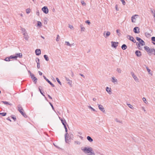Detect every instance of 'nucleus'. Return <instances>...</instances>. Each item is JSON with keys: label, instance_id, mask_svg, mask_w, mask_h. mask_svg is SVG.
Listing matches in <instances>:
<instances>
[{"label": "nucleus", "instance_id": "1", "mask_svg": "<svg viewBox=\"0 0 155 155\" xmlns=\"http://www.w3.org/2000/svg\"><path fill=\"white\" fill-rule=\"evenodd\" d=\"M81 150L87 155H95L92 148L89 147H84L81 148Z\"/></svg>", "mask_w": 155, "mask_h": 155}, {"label": "nucleus", "instance_id": "2", "mask_svg": "<svg viewBox=\"0 0 155 155\" xmlns=\"http://www.w3.org/2000/svg\"><path fill=\"white\" fill-rule=\"evenodd\" d=\"M22 54L21 53H17L16 54L15 56L11 55L10 58H13V59L15 60H17L18 57H19V58H22Z\"/></svg>", "mask_w": 155, "mask_h": 155}, {"label": "nucleus", "instance_id": "3", "mask_svg": "<svg viewBox=\"0 0 155 155\" xmlns=\"http://www.w3.org/2000/svg\"><path fill=\"white\" fill-rule=\"evenodd\" d=\"M18 110L21 114L24 117H26V115L23 112V110L21 105H18Z\"/></svg>", "mask_w": 155, "mask_h": 155}, {"label": "nucleus", "instance_id": "4", "mask_svg": "<svg viewBox=\"0 0 155 155\" xmlns=\"http://www.w3.org/2000/svg\"><path fill=\"white\" fill-rule=\"evenodd\" d=\"M136 39L137 41H138L140 44H141V45L143 46L145 45L144 42L140 38L137 37H136Z\"/></svg>", "mask_w": 155, "mask_h": 155}, {"label": "nucleus", "instance_id": "5", "mask_svg": "<svg viewBox=\"0 0 155 155\" xmlns=\"http://www.w3.org/2000/svg\"><path fill=\"white\" fill-rule=\"evenodd\" d=\"M103 34L104 37L107 38L110 35V32L109 31H104Z\"/></svg>", "mask_w": 155, "mask_h": 155}, {"label": "nucleus", "instance_id": "6", "mask_svg": "<svg viewBox=\"0 0 155 155\" xmlns=\"http://www.w3.org/2000/svg\"><path fill=\"white\" fill-rule=\"evenodd\" d=\"M138 15H135L131 17V21L133 23H135L136 21V18L138 17Z\"/></svg>", "mask_w": 155, "mask_h": 155}, {"label": "nucleus", "instance_id": "7", "mask_svg": "<svg viewBox=\"0 0 155 155\" xmlns=\"http://www.w3.org/2000/svg\"><path fill=\"white\" fill-rule=\"evenodd\" d=\"M144 48L145 50L146 51L148 52V54L149 55H151V51L152 49H150L149 47H147V46H145L144 47Z\"/></svg>", "mask_w": 155, "mask_h": 155}, {"label": "nucleus", "instance_id": "8", "mask_svg": "<svg viewBox=\"0 0 155 155\" xmlns=\"http://www.w3.org/2000/svg\"><path fill=\"white\" fill-rule=\"evenodd\" d=\"M28 72L30 74L31 78L35 81V83L37 81V78L33 74L31 73L29 71H28Z\"/></svg>", "mask_w": 155, "mask_h": 155}, {"label": "nucleus", "instance_id": "9", "mask_svg": "<svg viewBox=\"0 0 155 155\" xmlns=\"http://www.w3.org/2000/svg\"><path fill=\"white\" fill-rule=\"evenodd\" d=\"M111 81L114 84H117L118 83L117 80L114 77H112Z\"/></svg>", "mask_w": 155, "mask_h": 155}, {"label": "nucleus", "instance_id": "10", "mask_svg": "<svg viewBox=\"0 0 155 155\" xmlns=\"http://www.w3.org/2000/svg\"><path fill=\"white\" fill-rule=\"evenodd\" d=\"M41 9L42 11L45 14H47L48 12V9L46 6L44 7Z\"/></svg>", "mask_w": 155, "mask_h": 155}, {"label": "nucleus", "instance_id": "11", "mask_svg": "<svg viewBox=\"0 0 155 155\" xmlns=\"http://www.w3.org/2000/svg\"><path fill=\"white\" fill-rule=\"evenodd\" d=\"M127 38L129 39L130 40L132 41V42H133L134 43L136 42V40L134 39V38L131 36L130 35H128L127 36Z\"/></svg>", "mask_w": 155, "mask_h": 155}, {"label": "nucleus", "instance_id": "12", "mask_svg": "<svg viewBox=\"0 0 155 155\" xmlns=\"http://www.w3.org/2000/svg\"><path fill=\"white\" fill-rule=\"evenodd\" d=\"M133 31L135 33H139L140 32V28L138 27H136L134 28Z\"/></svg>", "mask_w": 155, "mask_h": 155}, {"label": "nucleus", "instance_id": "13", "mask_svg": "<svg viewBox=\"0 0 155 155\" xmlns=\"http://www.w3.org/2000/svg\"><path fill=\"white\" fill-rule=\"evenodd\" d=\"M131 74L135 81L136 82H139V80L138 78L134 74L133 72H131Z\"/></svg>", "mask_w": 155, "mask_h": 155}, {"label": "nucleus", "instance_id": "14", "mask_svg": "<svg viewBox=\"0 0 155 155\" xmlns=\"http://www.w3.org/2000/svg\"><path fill=\"white\" fill-rule=\"evenodd\" d=\"M111 46L112 47H113L114 48H116V47L118 46V42H115L114 41H111Z\"/></svg>", "mask_w": 155, "mask_h": 155}, {"label": "nucleus", "instance_id": "15", "mask_svg": "<svg viewBox=\"0 0 155 155\" xmlns=\"http://www.w3.org/2000/svg\"><path fill=\"white\" fill-rule=\"evenodd\" d=\"M43 77L48 82V83L52 86V87H54V85L53 84H52V83L50 81L47 79L45 76H43Z\"/></svg>", "mask_w": 155, "mask_h": 155}, {"label": "nucleus", "instance_id": "16", "mask_svg": "<svg viewBox=\"0 0 155 155\" xmlns=\"http://www.w3.org/2000/svg\"><path fill=\"white\" fill-rule=\"evenodd\" d=\"M98 107H99V109L101 111H102L103 112H105L104 109V107H103V106L99 104H98Z\"/></svg>", "mask_w": 155, "mask_h": 155}, {"label": "nucleus", "instance_id": "17", "mask_svg": "<svg viewBox=\"0 0 155 155\" xmlns=\"http://www.w3.org/2000/svg\"><path fill=\"white\" fill-rule=\"evenodd\" d=\"M106 91L108 92L109 94H111V89L110 88L108 87H107L106 88Z\"/></svg>", "mask_w": 155, "mask_h": 155}, {"label": "nucleus", "instance_id": "18", "mask_svg": "<svg viewBox=\"0 0 155 155\" xmlns=\"http://www.w3.org/2000/svg\"><path fill=\"white\" fill-rule=\"evenodd\" d=\"M35 54L37 55H39L41 54V51L40 49H36L35 51Z\"/></svg>", "mask_w": 155, "mask_h": 155}, {"label": "nucleus", "instance_id": "19", "mask_svg": "<svg viewBox=\"0 0 155 155\" xmlns=\"http://www.w3.org/2000/svg\"><path fill=\"white\" fill-rule=\"evenodd\" d=\"M66 80L68 81V83L71 86L72 81L70 80L69 78L65 77Z\"/></svg>", "mask_w": 155, "mask_h": 155}, {"label": "nucleus", "instance_id": "20", "mask_svg": "<svg viewBox=\"0 0 155 155\" xmlns=\"http://www.w3.org/2000/svg\"><path fill=\"white\" fill-rule=\"evenodd\" d=\"M135 54L137 56L139 57H140L141 55V52L139 51H136L135 52Z\"/></svg>", "mask_w": 155, "mask_h": 155}, {"label": "nucleus", "instance_id": "21", "mask_svg": "<svg viewBox=\"0 0 155 155\" xmlns=\"http://www.w3.org/2000/svg\"><path fill=\"white\" fill-rule=\"evenodd\" d=\"M23 35L24 36V38L26 40H28L29 38V37L28 36V35L25 33H24Z\"/></svg>", "mask_w": 155, "mask_h": 155}, {"label": "nucleus", "instance_id": "22", "mask_svg": "<svg viewBox=\"0 0 155 155\" xmlns=\"http://www.w3.org/2000/svg\"><path fill=\"white\" fill-rule=\"evenodd\" d=\"M87 140L90 142H91L93 141L92 139L90 136H88L87 137Z\"/></svg>", "mask_w": 155, "mask_h": 155}, {"label": "nucleus", "instance_id": "23", "mask_svg": "<svg viewBox=\"0 0 155 155\" xmlns=\"http://www.w3.org/2000/svg\"><path fill=\"white\" fill-rule=\"evenodd\" d=\"M31 11V9L30 8H27V9H26V13L27 14H29L30 13Z\"/></svg>", "mask_w": 155, "mask_h": 155}, {"label": "nucleus", "instance_id": "24", "mask_svg": "<svg viewBox=\"0 0 155 155\" xmlns=\"http://www.w3.org/2000/svg\"><path fill=\"white\" fill-rule=\"evenodd\" d=\"M127 48V46L125 44H123L121 46V48L122 49H123L124 50L126 49Z\"/></svg>", "mask_w": 155, "mask_h": 155}, {"label": "nucleus", "instance_id": "25", "mask_svg": "<svg viewBox=\"0 0 155 155\" xmlns=\"http://www.w3.org/2000/svg\"><path fill=\"white\" fill-rule=\"evenodd\" d=\"M117 71L120 74L122 72V70L120 68H117L116 69Z\"/></svg>", "mask_w": 155, "mask_h": 155}, {"label": "nucleus", "instance_id": "26", "mask_svg": "<svg viewBox=\"0 0 155 155\" xmlns=\"http://www.w3.org/2000/svg\"><path fill=\"white\" fill-rule=\"evenodd\" d=\"M11 57V56H10L9 57H7V58H6L5 59V61H9L11 59H13V58H10Z\"/></svg>", "mask_w": 155, "mask_h": 155}, {"label": "nucleus", "instance_id": "27", "mask_svg": "<svg viewBox=\"0 0 155 155\" xmlns=\"http://www.w3.org/2000/svg\"><path fill=\"white\" fill-rule=\"evenodd\" d=\"M37 26L38 27H41L42 26V23H41L40 21H37Z\"/></svg>", "mask_w": 155, "mask_h": 155}, {"label": "nucleus", "instance_id": "28", "mask_svg": "<svg viewBox=\"0 0 155 155\" xmlns=\"http://www.w3.org/2000/svg\"><path fill=\"white\" fill-rule=\"evenodd\" d=\"M44 58H45V60L47 61H48L49 60V58L48 56V55H45L44 56Z\"/></svg>", "mask_w": 155, "mask_h": 155}, {"label": "nucleus", "instance_id": "29", "mask_svg": "<svg viewBox=\"0 0 155 155\" xmlns=\"http://www.w3.org/2000/svg\"><path fill=\"white\" fill-rule=\"evenodd\" d=\"M120 30L117 29L116 30V32L117 34H118V35L119 36H120L121 35V34L120 33Z\"/></svg>", "mask_w": 155, "mask_h": 155}, {"label": "nucleus", "instance_id": "30", "mask_svg": "<svg viewBox=\"0 0 155 155\" xmlns=\"http://www.w3.org/2000/svg\"><path fill=\"white\" fill-rule=\"evenodd\" d=\"M61 120L62 124L64 126V127L65 126H66V125L65 124V123H66V121H65V120H63L61 119Z\"/></svg>", "mask_w": 155, "mask_h": 155}, {"label": "nucleus", "instance_id": "31", "mask_svg": "<svg viewBox=\"0 0 155 155\" xmlns=\"http://www.w3.org/2000/svg\"><path fill=\"white\" fill-rule=\"evenodd\" d=\"M146 68L147 70V71L148 72L149 74H150L151 75H152V73H151V72H150V70L148 68V67H146Z\"/></svg>", "mask_w": 155, "mask_h": 155}, {"label": "nucleus", "instance_id": "32", "mask_svg": "<svg viewBox=\"0 0 155 155\" xmlns=\"http://www.w3.org/2000/svg\"><path fill=\"white\" fill-rule=\"evenodd\" d=\"M68 133H66V134L65 135V141L67 142V138L68 137Z\"/></svg>", "mask_w": 155, "mask_h": 155}, {"label": "nucleus", "instance_id": "33", "mask_svg": "<svg viewBox=\"0 0 155 155\" xmlns=\"http://www.w3.org/2000/svg\"><path fill=\"white\" fill-rule=\"evenodd\" d=\"M80 27L81 28V31H84L85 30V28H84L83 27V26L82 25H80Z\"/></svg>", "mask_w": 155, "mask_h": 155}, {"label": "nucleus", "instance_id": "34", "mask_svg": "<svg viewBox=\"0 0 155 155\" xmlns=\"http://www.w3.org/2000/svg\"><path fill=\"white\" fill-rule=\"evenodd\" d=\"M115 120L117 122H119V123H121V124H122L123 123L122 121V120H118L117 119H115Z\"/></svg>", "mask_w": 155, "mask_h": 155}, {"label": "nucleus", "instance_id": "35", "mask_svg": "<svg viewBox=\"0 0 155 155\" xmlns=\"http://www.w3.org/2000/svg\"><path fill=\"white\" fill-rule=\"evenodd\" d=\"M74 143L75 144H78V145H80L81 144V142L78 141H74Z\"/></svg>", "mask_w": 155, "mask_h": 155}, {"label": "nucleus", "instance_id": "36", "mask_svg": "<svg viewBox=\"0 0 155 155\" xmlns=\"http://www.w3.org/2000/svg\"><path fill=\"white\" fill-rule=\"evenodd\" d=\"M127 105H128V106L130 108L132 109H133L134 107L132 105H131V104H127Z\"/></svg>", "mask_w": 155, "mask_h": 155}, {"label": "nucleus", "instance_id": "37", "mask_svg": "<svg viewBox=\"0 0 155 155\" xmlns=\"http://www.w3.org/2000/svg\"><path fill=\"white\" fill-rule=\"evenodd\" d=\"M142 100L146 104H147V101H146V99L145 98V97H143V98H142Z\"/></svg>", "mask_w": 155, "mask_h": 155}, {"label": "nucleus", "instance_id": "38", "mask_svg": "<svg viewBox=\"0 0 155 155\" xmlns=\"http://www.w3.org/2000/svg\"><path fill=\"white\" fill-rule=\"evenodd\" d=\"M65 43L67 45L69 46H71V45L70 44L69 42L68 41H65Z\"/></svg>", "mask_w": 155, "mask_h": 155}, {"label": "nucleus", "instance_id": "39", "mask_svg": "<svg viewBox=\"0 0 155 155\" xmlns=\"http://www.w3.org/2000/svg\"><path fill=\"white\" fill-rule=\"evenodd\" d=\"M2 102H3L4 104H9V105H11V104H9L8 102L7 101H2Z\"/></svg>", "mask_w": 155, "mask_h": 155}, {"label": "nucleus", "instance_id": "40", "mask_svg": "<svg viewBox=\"0 0 155 155\" xmlns=\"http://www.w3.org/2000/svg\"><path fill=\"white\" fill-rule=\"evenodd\" d=\"M68 27L69 28H70V29H74L73 26L72 25H69V24L68 25Z\"/></svg>", "mask_w": 155, "mask_h": 155}, {"label": "nucleus", "instance_id": "41", "mask_svg": "<svg viewBox=\"0 0 155 155\" xmlns=\"http://www.w3.org/2000/svg\"><path fill=\"white\" fill-rule=\"evenodd\" d=\"M88 107L89 109H91V110H92L94 111H95V109H94V108H92L91 107V106H89Z\"/></svg>", "mask_w": 155, "mask_h": 155}, {"label": "nucleus", "instance_id": "42", "mask_svg": "<svg viewBox=\"0 0 155 155\" xmlns=\"http://www.w3.org/2000/svg\"><path fill=\"white\" fill-rule=\"evenodd\" d=\"M0 115H2V116H4L6 115V113H0Z\"/></svg>", "mask_w": 155, "mask_h": 155}, {"label": "nucleus", "instance_id": "43", "mask_svg": "<svg viewBox=\"0 0 155 155\" xmlns=\"http://www.w3.org/2000/svg\"><path fill=\"white\" fill-rule=\"evenodd\" d=\"M56 79L57 81H58V82L59 83V84H60L61 85V83L59 79L58 78H56Z\"/></svg>", "mask_w": 155, "mask_h": 155}, {"label": "nucleus", "instance_id": "44", "mask_svg": "<svg viewBox=\"0 0 155 155\" xmlns=\"http://www.w3.org/2000/svg\"><path fill=\"white\" fill-rule=\"evenodd\" d=\"M151 51V54L153 53V54L155 55V49H152Z\"/></svg>", "mask_w": 155, "mask_h": 155}, {"label": "nucleus", "instance_id": "45", "mask_svg": "<svg viewBox=\"0 0 155 155\" xmlns=\"http://www.w3.org/2000/svg\"><path fill=\"white\" fill-rule=\"evenodd\" d=\"M60 38V37L59 35H58L57 36V37L56 39V41H59V39Z\"/></svg>", "mask_w": 155, "mask_h": 155}, {"label": "nucleus", "instance_id": "46", "mask_svg": "<svg viewBox=\"0 0 155 155\" xmlns=\"http://www.w3.org/2000/svg\"><path fill=\"white\" fill-rule=\"evenodd\" d=\"M81 3L83 5L85 6L86 5V3L84 2L83 1H81Z\"/></svg>", "mask_w": 155, "mask_h": 155}, {"label": "nucleus", "instance_id": "47", "mask_svg": "<svg viewBox=\"0 0 155 155\" xmlns=\"http://www.w3.org/2000/svg\"><path fill=\"white\" fill-rule=\"evenodd\" d=\"M39 61H40V60L38 58H36V62L37 63H39Z\"/></svg>", "mask_w": 155, "mask_h": 155}, {"label": "nucleus", "instance_id": "48", "mask_svg": "<svg viewBox=\"0 0 155 155\" xmlns=\"http://www.w3.org/2000/svg\"><path fill=\"white\" fill-rule=\"evenodd\" d=\"M49 104H50V105H51V107H52V109L54 110V108L53 106V105H52V104L50 103V102H49Z\"/></svg>", "mask_w": 155, "mask_h": 155}, {"label": "nucleus", "instance_id": "49", "mask_svg": "<svg viewBox=\"0 0 155 155\" xmlns=\"http://www.w3.org/2000/svg\"><path fill=\"white\" fill-rule=\"evenodd\" d=\"M37 68L39 69L40 68V63H37Z\"/></svg>", "mask_w": 155, "mask_h": 155}, {"label": "nucleus", "instance_id": "50", "mask_svg": "<svg viewBox=\"0 0 155 155\" xmlns=\"http://www.w3.org/2000/svg\"><path fill=\"white\" fill-rule=\"evenodd\" d=\"M123 5H124L125 4V2L124 0H121Z\"/></svg>", "mask_w": 155, "mask_h": 155}, {"label": "nucleus", "instance_id": "51", "mask_svg": "<svg viewBox=\"0 0 155 155\" xmlns=\"http://www.w3.org/2000/svg\"><path fill=\"white\" fill-rule=\"evenodd\" d=\"M41 93L42 94V95L43 96L45 97V100H47V98H46V97H45V95L43 94V93L41 91Z\"/></svg>", "mask_w": 155, "mask_h": 155}, {"label": "nucleus", "instance_id": "52", "mask_svg": "<svg viewBox=\"0 0 155 155\" xmlns=\"http://www.w3.org/2000/svg\"><path fill=\"white\" fill-rule=\"evenodd\" d=\"M151 40L153 41H155V37H152L151 38Z\"/></svg>", "mask_w": 155, "mask_h": 155}, {"label": "nucleus", "instance_id": "53", "mask_svg": "<svg viewBox=\"0 0 155 155\" xmlns=\"http://www.w3.org/2000/svg\"><path fill=\"white\" fill-rule=\"evenodd\" d=\"M85 22L87 23L88 25H90L91 24L89 20L86 21Z\"/></svg>", "mask_w": 155, "mask_h": 155}, {"label": "nucleus", "instance_id": "54", "mask_svg": "<svg viewBox=\"0 0 155 155\" xmlns=\"http://www.w3.org/2000/svg\"><path fill=\"white\" fill-rule=\"evenodd\" d=\"M138 48L139 49H140V50H142V48L141 47V46L140 45V44H138Z\"/></svg>", "mask_w": 155, "mask_h": 155}, {"label": "nucleus", "instance_id": "55", "mask_svg": "<svg viewBox=\"0 0 155 155\" xmlns=\"http://www.w3.org/2000/svg\"><path fill=\"white\" fill-rule=\"evenodd\" d=\"M36 15H37L38 16H39V11H37L36 12Z\"/></svg>", "mask_w": 155, "mask_h": 155}, {"label": "nucleus", "instance_id": "56", "mask_svg": "<svg viewBox=\"0 0 155 155\" xmlns=\"http://www.w3.org/2000/svg\"><path fill=\"white\" fill-rule=\"evenodd\" d=\"M153 15L154 18V20L155 21V11H154L153 14Z\"/></svg>", "mask_w": 155, "mask_h": 155}, {"label": "nucleus", "instance_id": "57", "mask_svg": "<svg viewBox=\"0 0 155 155\" xmlns=\"http://www.w3.org/2000/svg\"><path fill=\"white\" fill-rule=\"evenodd\" d=\"M115 8L117 10V11L119 10V9H118V8H117V5H115Z\"/></svg>", "mask_w": 155, "mask_h": 155}, {"label": "nucleus", "instance_id": "58", "mask_svg": "<svg viewBox=\"0 0 155 155\" xmlns=\"http://www.w3.org/2000/svg\"><path fill=\"white\" fill-rule=\"evenodd\" d=\"M38 73L40 75H41L42 74V73L40 71H38Z\"/></svg>", "mask_w": 155, "mask_h": 155}, {"label": "nucleus", "instance_id": "59", "mask_svg": "<svg viewBox=\"0 0 155 155\" xmlns=\"http://www.w3.org/2000/svg\"><path fill=\"white\" fill-rule=\"evenodd\" d=\"M64 127V128H65V131L66 132V133H67V128L66 127V126H65Z\"/></svg>", "mask_w": 155, "mask_h": 155}, {"label": "nucleus", "instance_id": "60", "mask_svg": "<svg viewBox=\"0 0 155 155\" xmlns=\"http://www.w3.org/2000/svg\"><path fill=\"white\" fill-rule=\"evenodd\" d=\"M48 96L50 99H52V97L50 95H49V94H48Z\"/></svg>", "mask_w": 155, "mask_h": 155}, {"label": "nucleus", "instance_id": "61", "mask_svg": "<svg viewBox=\"0 0 155 155\" xmlns=\"http://www.w3.org/2000/svg\"><path fill=\"white\" fill-rule=\"evenodd\" d=\"M7 120H9L10 121V122L11 121V120L10 119V118L9 117H8L7 118Z\"/></svg>", "mask_w": 155, "mask_h": 155}, {"label": "nucleus", "instance_id": "62", "mask_svg": "<svg viewBox=\"0 0 155 155\" xmlns=\"http://www.w3.org/2000/svg\"><path fill=\"white\" fill-rule=\"evenodd\" d=\"M142 109L144 111V112H145L146 111V110H145V109H144V108L143 107H142Z\"/></svg>", "mask_w": 155, "mask_h": 155}, {"label": "nucleus", "instance_id": "63", "mask_svg": "<svg viewBox=\"0 0 155 155\" xmlns=\"http://www.w3.org/2000/svg\"><path fill=\"white\" fill-rule=\"evenodd\" d=\"M19 15H20V16L21 17H23V15L22 13H20L19 14Z\"/></svg>", "mask_w": 155, "mask_h": 155}, {"label": "nucleus", "instance_id": "64", "mask_svg": "<svg viewBox=\"0 0 155 155\" xmlns=\"http://www.w3.org/2000/svg\"><path fill=\"white\" fill-rule=\"evenodd\" d=\"M80 75L82 77H83V78H84V75H83L82 74H80Z\"/></svg>", "mask_w": 155, "mask_h": 155}]
</instances>
